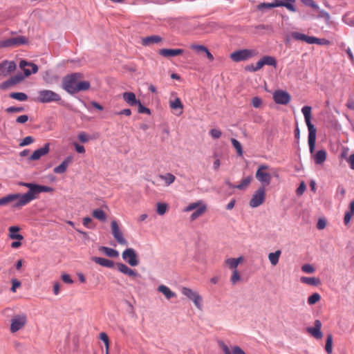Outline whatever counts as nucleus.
<instances>
[{
  "label": "nucleus",
  "mask_w": 354,
  "mask_h": 354,
  "mask_svg": "<svg viewBox=\"0 0 354 354\" xmlns=\"http://www.w3.org/2000/svg\"><path fill=\"white\" fill-rule=\"evenodd\" d=\"M19 185L26 187L28 191L24 194H8L0 198V206H6L12 204L14 208H21L39 198V196L42 192H52L53 188L41 185L35 183L19 182Z\"/></svg>",
  "instance_id": "f257e3e1"
},
{
  "label": "nucleus",
  "mask_w": 354,
  "mask_h": 354,
  "mask_svg": "<svg viewBox=\"0 0 354 354\" xmlns=\"http://www.w3.org/2000/svg\"><path fill=\"white\" fill-rule=\"evenodd\" d=\"M83 77L81 73H74L66 75L62 80V88L70 94L89 89L91 86L89 82L82 81Z\"/></svg>",
  "instance_id": "f03ea898"
},
{
  "label": "nucleus",
  "mask_w": 354,
  "mask_h": 354,
  "mask_svg": "<svg viewBox=\"0 0 354 354\" xmlns=\"http://www.w3.org/2000/svg\"><path fill=\"white\" fill-rule=\"evenodd\" d=\"M311 107L305 106L301 109V112L304 116L305 122L308 129V145L309 151L312 154L315 151L316 142L317 130L314 125L311 123Z\"/></svg>",
  "instance_id": "7ed1b4c3"
},
{
  "label": "nucleus",
  "mask_w": 354,
  "mask_h": 354,
  "mask_svg": "<svg viewBox=\"0 0 354 354\" xmlns=\"http://www.w3.org/2000/svg\"><path fill=\"white\" fill-rule=\"evenodd\" d=\"M270 167L267 165H260L256 171V178L262 184V187L268 186L272 180V175L269 172Z\"/></svg>",
  "instance_id": "20e7f679"
},
{
  "label": "nucleus",
  "mask_w": 354,
  "mask_h": 354,
  "mask_svg": "<svg viewBox=\"0 0 354 354\" xmlns=\"http://www.w3.org/2000/svg\"><path fill=\"white\" fill-rule=\"evenodd\" d=\"M62 100L59 94L47 89H43L38 92L37 100L40 103L57 102Z\"/></svg>",
  "instance_id": "39448f33"
},
{
  "label": "nucleus",
  "mask_w": 354,
  "mask_h": 354,
  "mask_svg": "<svg viewBox=\"0 0 354 354\" xmlns=\"http://www.w3.org/2000/svg\"><path fill=\"white\" fill-rule=\"evenodd\" d=\"M257 55L254 50L242 49L233 52L230 54V58L235 62L248 60Z\"/></svg>",
  "instance_id": "423d86ee"
},
{
  "label": "nucleus",
  "mask_w": 354,
  "mask_h": 354,
  "mask_svg": "<svg viewBox=\"0 0 354 354\" xmlns=\"http://www.w3.org/2000/svg\"><path fill=\"white\" fill-rule=\"evenodd\" d=\"M28 42L26 37L19 36L0 41V48L15 47Z\"/></svg>",
  "instance_id": "0eeeda50"
},
{
  "label": "nucleus",
  "mask_w": 354,
  "mask_h": 354,
  "mask_svg": "<svg viewBox=\"0 0 354 354\" xmlns=\"http://www.w3.org/2000/svg\"><path fill=\"white\" fill-rule=\"evenodd\" d=\"M122 259L131 266H137L139 263L138 256L133 248H127L123 251Z\"/></svg>",
  "instance_id": "6e6552de"
},
{
  "label": "nucleus",
  "mask_w": 354,
  "mask_h": 354,
  "mask_svg": "<svg viewBox=\"0 0 354 354\" xmlns=\"http://www.w3.org/2000/svg\"><path fill=\"white\" fill-rule=\"evenodd\" d=\"M116 267L120 272L130 277L136 282H138L139 279L142 278L141 275L136 270L129 268L127 265L122 263H117Z\"/></svg>",
  "instance_id": "1a4fd4ad"
},
{
  "label": "nucleus",
  "mask_w": 354,
  "mask_h": 354,
  "mask_svg": "<svg viewBox=\"0 0 354 354\" xmlns=\"http://www.w3.org/2000/svg\"><path fill=\"white\" fill-rule=\"evenodd\" d=\"M116 267L120 272L130 277L136 282H138L139 279L142 278L141 275L136 270L129 268L127 265L122 263H117Z\"/></svg>",
  "instance_id": "9d476101"
},
{
  "label": "nucleus",
  "mask_w": 354,
  "mask_h": 354,
  "mask_svg": "<svg viewBox=\"0 0 354 354\" xmlns=\"http://www.w3.org/2000/svg\"><path fill=\"white\" fill-rule=\"evenodd\" d=\"M266 191L264 187H259L253 194L250 201V205L252 207H257L261 205L265 201Z\"/></svg>",
  "instance_id": "9b49d317"
},
{
  "label": "nucleus",
  "mask_w": 354,
  "mask_h": 354,
  "mask_svg": "<svg viewBox=\"0 0 354 354\" xmlns=\"http://www.w3.org/2000/svg\"><path fill=\"white\" fill-rule=\"evenodd\" d=\"M111 233L114 237V239L117 241V242L120 245H127V240L124 238L123 234L120 229V227L118 224V222L115 220L111 221Z\"/></svg>",
  "instance_id": "f8f14e48"
},
{
  "label": "nucleus",
  "mask_w": 354,
  "mask_h": 354,
  "mask_svg": "<svg viewBox=\"0 0 354 354\" xmlns=\"http://www.w3.org/2000/svg\"><path fill=\"white\" fill-rule=\"evenodd\" d=\"M26 323V316L25 315H18L11 319L10 331L15 333L22 328Z\"/></svg>",
  "instance_id": "ddd939ff"
},
{
  "label": "nucleus",
  "mask_w": 354,
  "mask_h": 354,
  "mask_svg": "<svg viewBox=\"0 0 354 354\" xmlns=\"http://www.w3.org/2000/svg\"><path fill=\"white\" fill-rule=\"evenodd\" d=\"M273 99L277 104H287L290 102L291 97L288 92L278 90L273 93Z\"/></svg>",
  "instance_id": "4468645a"
},
{
  "label": "nucleus",
  "mask_w": 354,
  "mask_h": 354,
  "mask_svg": "<svg viewBox=\"0 0 354 354\" xmlns=\"http://www.w3.org/2000/svg\"><path fill=\"white\" fill-rule=\"evenodd\" d=\"M16 68V64L13 61L5 60L0 63V78L6 77Z\"/></svg>",
  "instance_id": "2eb2a0df"
},
{
  "label": "nucleus",
  "mask_w": 354,
  "mask_h": 354,
  "mask_svg": "<svg viewBox=\"0 0 354 354\" xmlns=\"http://www.w3.org/2000/svg\"><path fill=\"white\" fill-rule=\"evenodd\" d=\"M19 67L24 71L26 76H29L32 73H36L38 71V67L36 64L28 62L25 60H21L20 62Z\"/></svg>",
  "instance_id": "dca6fc26"
},
{
  "label": "nucleus",
  "mask_w": 354,
  "mask_h": 354,
  "mask_svg": "<svg viewBox=\"0 0 354 354\" xmlns=\"http://www.w3.org/2000/svg\"><path fill=\"white\" fill-rule=\"evenodd\" d=\"M50 151V144L46 143L43 147L35 150L32 154L29 157L28 160L30 161L37 160L41 156L48 153Z\"/></svg>",
  "instance_id": "f3484780"
},
{
  "label": "nucleus",
  "mask_w": 354,
  "mask_h": 354,
  "mask_svg": "<svg viewBox=\"0 0 354 354\" xmlns=\"http://www.w3.org/2000/svg\"><path fill=\"white\" fill-rule=\"evenodd\" d=\"M322 322L317 319L315 321V326L308 328V332L316 339H321L322 337V333L321 332Z\"/></svg>",
  "instance_id": "a211bd4d"
},
{
  "label": "nucleus",
  "mask_w": 354,
  "mask_h": 354,
  "mask_svg": "<svg viewBox=\"0 0 354 354\" xmlns=\"http://www.w3.org/2000/svg\"><path fill=\"white\" fill-rule=\"evenodd\" d=\"M72 161H73L72 156L66 157L60 165H59L58 166L55 167L53 169L54 173L64 174V172H66L67 167L72 162Z\"/></svg>",
  "instance_id": "6ab92c4d"
},
{
  "label": "nucleus",
  "mask_w": 354,
  "mask_h": 354,
  "mask_svg": "<svg viewBox=\"0 0 354 354\" xmlns=\"http://www.w3.org/2000/svg\"><path fill=\"white\" fill-rule=\"evenodd\" d=\"M184 50L183 49L177 48V49H168V48H162L159 50V54L165 57H174L178 56L181 54Z\"/></svg>",
  "instance_id": "aec40b11"
},
{
  "label": "nucleus",
  "mask_w": 354,
  "mask_h": 354,
  "mask_svg": "<svg viewBox=\"0 0 354 354\" xmlns=\"http://www.w3.org/2000/svg\"><path fill=\"white\" fill-rule=\"evenodd\" d=\"M295 2V0H275L277 7H285L291 12L296 11Z\"/></svg>",
  "instance_id": "412c9836"
},
{
  "label": "nucleus",
  "mask_w": 354,
  "mask_h": 354,
  "mask_svg": "<svg viewBox=\"0 0 354 354\" xmlns=\"http://www.w3.org/2000/svg\"><path fill=\"white\" fill-rule=\"evenodd\" d=\"M20 228L18 226H10L8 228V237L12 240L21 241L24 239L22 234H19Z\"/></svg>",
  "instance_id": "4be33fe9"
},
{
  "label": "nucleus",
  "mask_w": 354,
  "mask_h": 354,
  "mask_svg": "<svg viewBox=\"0 0 354 354\" xmlns=\"http://www.w3.org/2000/svg\"><path fill=\"white\" fill-rule=\"evenodd\" d=\"M243 261V257L239 258H228L225 261V265L229 268V269L234 270H236L237 266Z\"/></svg>",
  "instance_id": "5701e85b"
},
{
  "label": "nucleus",
  "mask_w": 354,
  "mask_h": 354,
  "mask_svg": "<svg viewBox=\"0 0 354 354\" xmlns=\"http://www.w3.org/2000/svg\"><path fill=\"white\" fill-rule=\"evenodd\" d=\"M91 260L96 263L97 264H99L102 266L111 268L114 266V262L111 260L102 258V257H93L91 258Z\"/></svg>",
  "instance_id": "b1692460"
},
{
  "label": "nucleus",
  "mask_w": 354,
  "mask_h": 354,
  "mask_svg": "<svg viewBox=\"0 0 354 354\" xmlns=\"http://www.w3.org/2000/svg\"><path fill=\"white\" fill-rule=\"evenodd\" d=\"M162 38L158 35H151L142 39V44L143 46H150L153 44L161 42Z\"/></svg>",
  "instance_id": "393cba45"
},
{
  "label": "nucleus",
  "mask_w": 354,
  "mask_h": 354,
  "mask_svg": "<svg viewBox=\"0 0 354 354\" xmlns=\"http://www.w3.org/2000/svg\"><path fill=\"white\" fill-rule=\"evenodd\" d=\"M23 77L21 76H15L10 80L3 82V83L0 84V89L4 90L10 88V86L16 84L17 83L19 82Z\"/></svg>",
  "instance_id": "a878e982"
},
{
  "label": "nucleus",
  "mask_w": 354,
  "mask_h": 354,
  "mask_svg": "<svg viewBox=\"0 0 354 354\" xmlns=\"http://www.w3.org/2000/svg\"><path fill=\"white\" fill-rule=\"evenodd\" d=\"M158 291L163 294L167 299H170L176 297V293L171 291V290L165 285H160L158 287Z\"/></svg>",
  "instance_id": "bb28decb"
},
{
  "label": "nucleus",
  "mask_w": 354,
  "mask_h": 354,
  "mask_svg": "<svg viewBox=\"0 0 354 354\" xmlns=\"http://www.w3.org/2000/svg\"><path fill=\"white\" fill-rule=\"evenodd\" d=\"M123 100L129 105H137L139 100H136V95L132 92H125L122 93Z\"/></svg>",
  "instance_id": "cd10ccee"
},
{
  "label": "nucleus",
  "mask_w": 354,
  "mask_h": 354,
  "mask_svg": "<svg viewBox=\"0 0 354 354\" xmlns=\"http://www.w3.org/2000/svg\"><path fill=\"white\" fill-rule=\"evenodd\" d=\"M169 106L171 109L179 111L178 113H176L177 115H180L183 113V104L180 98L177 97L174 100L170 101Z\"/></svg>",
  "instance_id": "c85d7f7f"
},
{
  "label": "nucleus",
  "mask_w": 354,
  "mask_h": 354,
  "mask_svg": "<svg viewBox=\"0 0 354 354\" xmlns=\"http://www.w3.org/2000/svg\"><path fill=\"white\" fill-rule=\"evenodd\" d=\"M300 281L303 283L310 285V286H317L321 284L320 279L317 277H301L300 279Z\"/></svg>",
  "instance_id": "c756f323"
},
{
  "label": "nucleus",
  "mask_w": 354,
  "mask_h": 354,
  "mask_svg": "<svg viewBox=\"0 0 354 354\" xmlns=\"http://www.w3.org/2000/svg\"><path fill=\"white\" fill-rule=\"evenodd\" d=\"M99 251L105 254L106 256L109 257L115 258L119 256V252L117 250L106 246L100 247Z\"/></svg>",
  "instance_id": "7c9ffc66"
},
{
  "label": "nucleus",
  "mask_w": 354,
  "mask_h": 354,
  "mask_svg": "<svg viewBox=\"0 0 354 354\" xmlns=\"http://www.w3.org/2000/svg\"><path fill=\"white\" fill-rule=\"evenodd\" d=\"M326 159V151L324 149L319 150L314 156L315 162L322 165Z\"/></svg>",
  "instance_id": "2f4dec72"
},
{
  "label": "nucleus",
  "mask_w": 354,
  "mask_h": 354,
  "mask_svg": "<svg viewBox=\"0 0 354 354\" xmlns=\"http://www.w3.org/2000/svg\"><path fill=\"white\" fill-rule=\"evenodd\" d=\"M281 254V251L278 250L276 252H271L268 254V259L272 266H274L278 263Z\"/></svg>",
  "instance_id": "473e14b6"
},
{
  "label": "nucleus",
  "mask_w": 354,
  "mask_h": 354,
  "mask_svg": "<svg viewBox=\"0 0 354 354\" xmlns=\"http://www.w3.org/2000/svg\"><path fill=\"white\" fill-rule=\"evenodd\" d=\"M93 216L100 221H105L106 219V215L105 212L101 209H95L92 212Z\"/></svg>",
  "instance_id": "72a5a7b5"
},
{
  "label": "nucleus",
  "mask_w": 354,
  "mask_h": 354,
  "mask_svg": "<svg viewBox=\"0 0 354 354\" xmlns=\"http://www.w3.org/2000/svg\"><path fill=\"white\" fill-rule=\"evenodd\" d=\"M207 209V207L205 205H203L200 206L195 212H194L191 216L190 218L192 221L196 220L199 216H202Z\"/></svg>",
  "instance_id": "f704fd0d"
},
{
  "label": "nucleus",
  "mask_w": 354,
  "mask_h": 354,
  "mask_svg": "<svg viewBox=\"0 0 354 354\" xmlns=\"http://www.w3.org/2000/svg\"><path fill=\"white\" fill-rule=\"evenodd\" d=\"M262 63H263V66L268 65L272 66L274 67L277 66V61L274 57L266 55L263 56L261 59Z\"/></svg>",
  "instance_id": "c9c22d12"
},
{
  "label": "nucleus",
  "mask_w": 354,
  "mask_h": 354,
  "mask_svg": "<svg viewBox=\"0 0 354 354\" xmlns=\"http://www.w3.org/2000/svg\"><path fill=\"white\" fill-rule=\"evenodd\" d=\"M159 178L161 180H163L167 185L172 184L176 180L175 176L171 173H167L165 175H160Z\"/></svg>",
  "instance_id": "e433bc0d"
},
{
  "label": "nucleus",
  "mask_w": 354,
  "mask_h": 354,
  "mask_svg": "<svg viewBox=\"0 0 354 354\" xmlns=\"http://www.w3.org/2000/svg\"><path fill=\"white\" fill-rule=\"evenodd\" d=\"M181 292L190 300H192L196 296V295L198 294L197 292H195L192 289L186 287H183L182 288Z\"/></svg>",
  "instance_id": "4c0bfd02"
},
{
  "label": "nucleus",
  "mask_w": 354,
  "mask_h": 354,
  "mask_svg": "<svg viewBox=\"0 0 354 354\" xmlns=\"http://www.w3.org/2000/svg\"><path fill=\"white\" fill-rule=\"evenodd\" d=\"M10 97L12 99H15V100H19L21 102L26 101L28 99L27 95L24 93H21V92L11 93L10 94Z\"/></svg>",
  "instance_id": "58836bf2"
},
{
  "label": "nucleus",
  "mask_w": 354,
  "mask_h": 354,
  "mask_svg": "<svg viewBox=\"0 0 354 354\" xmlns=\"http://www.w3.org/2000/svg\"><path fill=\"white\" fill-rule=\"evenodd\" d=\"M325 350L328 354H330L333 352V336L331 334H329L327 336Z\"/></svg>",
  "instance_id": "ea45409f"
},
{
  "label": "nucleus",
  "mask_w": 354,
  "mask_h": 354,
  "mask_svg": "<svg viewBox=\"0 0 354 354\" xmlns=\"http://www.w3.org/2000/svg\"><path fill=\"white\" fill-rule=\"evenodd\" d=\"M156 212L158 214L162 216L166 213L168 209V205L165 203H158L156 205Z\"/></svg>",
  "instance_id": "a19ab883"
},
{
  "label": "nucleus",
  "mask_w": 354,
  "mask_h": 354,
  "mask_svg": "<svg viewBox=\"0 0 354 354\" xmlns=\"http://www.w3.org/2000/svg\"><path fill=\"white\" fill-rule=\"evenodd\" d=\"M231 142L234 149H236L237 154L241 156L243 153L241 144L235 138H232Z\"/></svg>",
  "instance_id": "79ce46f5"
},
{
  "label": "nucleus",
  "mask_w": 354,
  "mask_h": 354,
  "mask_svg": "<svg viewBox=\"0 0 354 354\" xmlns=\"http://www.w3.org/2000/svg\"><path fill=\"white\" fill-rule=\"evenodd\" d=\"M205 205L202 201H199L195 203H190L184 209L185 212H191L195 209H198L200 206Z\"/></svg>",
  "instance_id": "37998d69"
},
{
  "label": "nucleus",
  "mask_w": 354,
  "mask_h": 354,
  "mask_svg": "<svg viewBox=\"0 0 354 354\" xmlns=\"http://www.w3.org/2000/svg\"><path fill=\"white\" fill-rule=\"evenodd\" d=\"M251 180H252V178L250 176L246 177L245 178L242 180V181L241 182L240 184L236 185V188L241 189V190L245 189L250 184Z\"/></svg>",
  "instance_id": "c03bdc74"
},
{
  "label": "nucleus",
  "mask_w": 354,
  "mask_h": 354,
  "mask_svg": "<svg viewBox=\"0 0 354 354\" xmlns=\"http://www.w3.org/2000/svg\"><path fill=\"white\" fill-rule=\"evenodd\" d=\"M321 299V296L319 293H313L308 298V303L309 305H313L317 303Z\"/></svg>",
  "instance_id": "a18cd8bd"
},
{
  "label": "nucleus",
  "mask_w": 354,
  "mask_h": 354,
  "mask_svg": "<svg viewBox=\"0 0 354 354\" xmlns=\"http://www.w3.org/2000/svg\"><path fill=\"white\" fill-rule=\"evenodd\" d=\"M77 138L79 140L83 143L88 142L90 140H91V137L84 131L80 132Z\"/></svg>",
  "instance_id": "49530a36"
},
{
  "label": "nucleus",
  "mask_w": 354,
  "mask_h": 354,
  "mask_svg": "<svg viewBox=\"0 0 354 354\" xmlns=\"http://www.w3.org/2000/svg\"><path fill=\"white\" fill-rule=\"evenodd\" d=\"M241 280V274L237 270H234L232 272V274L230 277V281L232 284H236Z\"/></svg>",
  "instance_id": "de8ad7c7"
},
{
  "label": "nucleus",
  "mask_w": 354,
  "mask_h": 354,
  "mask_svg": "<svg viewBox=\"0 0 354 354\" xmlns=\"http://www.w3.org/2000/svg\"><path fill=\"white\" fill-rule=\"evenodd\" d=\"M276 3H275V0H274L272 3H260L259 6H258V9L259 10H263V9H270V8H276Z\"/></svg>",
  "instance_id": "09e8293b"
},
{
  "label": "nucleus",
  "mask_w": 354,
  "mask_h": 354,
  "mask_svg": "<svg viewBox=\"0 0 354 354\" xmlns=\"http://www.w3.org/2000/svg\"><path fill=\"white\" fill-rule=\"evenodd\" d=\"M202 297L199 294H197L196 296L192 300L194 305L197 308L201 309L202 306Z\"/></svg>",
  "instance_id": "8fccbe9b"
},
{
  "label": "nucleus",
  "mask_w": 354,
  "mask_h": 354,
  "mask_svg": "<svg viewBox=\"0 0 354 354\" xmlns=\"http://www.w3.org/2000/svg\"><path fill=\"white\" fill-rule=\"evenodd\" d=\"M34 142V139L31 136L25 137L23 140L20 142V147H24L32 144Z\"/></svg>",
  "instance_id": "3c124183"
},
{
  "label": "nucleus",
  "mask_w": 354,
  "mask_h": 354,
  "mask_svg": "<svg viewBox=\"0 0 354 354\" xmlns=\"http://www.w3.org/2000/svg\"><path fill=\"white\" fill-rule=\"evenodd\" d=\"M301 270L305 273L310 274L315 272V268L310 264H304L301 267Z\"/></svg>",
  "instance_id": "603ef678"
},
{
  "label": "nucleus",
  "mask_w": 354,
  "mask_h": 354,
  "mask_svg": "<svg viewBox=\"0 0 354 354\" xmlns=\"http://www.w3.org/2000/svg\"><path fill=\"white\" fill-rule=\"evenodd\" d=\"M292 37L295 40L304 41V38L306 37L305 34L300 33L298 32H293L291 33Z\"/></svg>",
  "instance_id": "864d4df0"
},
{
  "label": "nucleus",
  "mask_w": 354,
  "mask_h": 354,
  "mask_svg": "<svg viewBox=\"0 0 354 354\" xmlns=\"http://www.w3.org/2000/svg\"><path fill=\"white\" fill-rule=\"evenodd\" d=\"M209 134L212 138L218 139L221 136L222 132L218 129H212L210 130Z\"/></svg>",
  "instance_id": "5fc2aeb1"
},
{
  "label": "nucleus",
  "mask_w": 354,
  "mask_h": 354,
  "mask_svg": "<svg viewBox=\"0 0 354 354\" xmlns=\"http://www.w3.org/2000/svg\"><path fill=\"white\" fill-rule=\"evenodd\" d=\"M21 286V282L17 280V279H12V287L10 288V290L12 292H15L17 288Z\"/></svg>",
  "instance_id": "6e6d98bb"
},
{
  "label": "nucleus",
  "mask_w": 354,
  "mask_h": 354,
  "mask_svg": "<svg viewBox=\"0 0 354 354\" xmlns=\"http://www.w3.org/2000/svg\"><path fill=\"white\" fill-rule=\"evenodd\" d=\"M24 109L21 106L19 107H15V106H10L6 109V111L7 113H20L24 111Z\"/></svg>",
  "instance_id": "4d7b16f0"
},
{
  "label": "nucleus",
  "mask_w": 354,
  "mask_h": 354,
  "mask_svg": "<svg viewBox=\"0 0 354 354\" xmlns=\"http://www.w3.org/2000/svg\"><path fill=\"white\" fill-rule=\"evenodd\" d=\"M137 104L138 105V112L139 113L150 114V110L148 108L144 106L141 104L140 101H138Z\"/></svg>",
  "instance_id": "13d9d810"
},
{
  "label": "nucleus",
  "mask_w": 354,
  "mask_h": 354,
  "mask_svg": "<svg viewBox=\"0 0 354 354\" xmlns=\"http://www.w3.org/2000/svg\"><path fill=\"white\" fill-rule=\"evenodd\" d=\"M252 104L255 108H259L262 104V100L259 97H254L252 100Z\"/></svg>",
  "instance_id": "bf43d9fd"
},
{
  "label": "nucleus",
  "mask_w": 354,
  "mask_h": 354,
  "mask_svg": "<svg viewBox=\"0 0 354 354\" xmlns=\"http://www.w3.org/2000/svg\"><path fill=\"white\" fill-rule=\"evenodd\" d=\"M73 146L75 149V151L78 153H85L86 150L83 145H80L77 142H73Z\"/></svg>",
  "instance_id": "052dcab7"
},
{
  "label": "nucleus",
  "mask_w": 354,
  "mask_h": 354,
  "mask_svg": "<svg viewBox=\"0 0 354 354\" xmlns=\"http://www.w3.org/2000/svg\"><path fill=\"white\" fill-rule=\"evenodd\" d=\"M305 5L310 6L312 8L317 9L318 6L313 0H301Z\"/></svg>",
  "instance_id": "680f3d73"
},
{
  "label": "nucleus",
  "mask_w": 354,
  "mask_h": 354,
  "mask_svg": "<svg viewBox=\"0 0 354 354\" xmlns=\"http://www.w3.org/2000/svg\"><path fill=\"white\" fill-rule=\"evenodd\" d=\"M306 189V185L304 182H301L299 186V187L296 190V193L297 195L301 196L304 194Z\"/></svg>",
  "instance_id": "e2e57ef3"
},
{
  "label": "nucleus",
  "mask_w": 354,
  "mask_h": 354,
  "mask_svg": "<svg viewBox=\"0 0 354 354\" xmlns=\"http://www.w3.org/2000/svg\"><path fill=\"white\" fill-rule=\"evenodd\" d=\"M62 279L66 283L71 284L73 283V281L71 279V276L68 274H63L62 275Z\"/></svg>",
  "instance_id": "0e129e2a"
},
{
  "label": "nucleus",
  "mask_w": 354,
  "mask_h": 354,
  "mask_svg": "<svg viewBox=\"0 0 354 354\" xmlns=\"http://www.w3.org/2000/svg\"><path fill=\"white\" fill-rule=\"evenodd\" d=\"M28 120V116L27 115H22L17 118L16 122L20 124H24Z\"/></svg>",
  "instance_id": "69168bd1"
},
{
  "label": "nucleus",
  "mask_w": 354,
  "mask_h": 354,
  "mask_svg": "<svg viewBox=\"0 0 354 354\" xmlns=\"http://www.w3.org/2000/svg\"><path fill=\"white\" fill-rule=\"evenodd\" d=\"M100 339L104 342V344H109V339L107 334L104 332L100 333Z\"/></svg>",
  "instance_id": "338daca9"
},
{
  "label": "nucleus",
  "mask_w": 354,
  "mask_h": 354,
  "mask_svg": "<svg viewBox=\"0 0 354 354\" xmlns=\"http://www.w3.org/2000/svg\"><path fill=\"white\" fill-rule=\"evenodd\" d=\"M232 352L233 354H246L245 351L238 346L232 347Z\"/></svg>",
  "instance_id": "774afa93"
}]
</instances>
